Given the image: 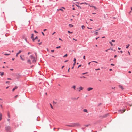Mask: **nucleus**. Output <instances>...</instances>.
<instances>
[{"instance_id":"f257e3e1","label":"nucleus","mask_w":132,"mask_h":132,"mask_svg":"<svg viewBox=\"0 0 132 132\" xmlns=\"http://www.w3.org/2000/svg\"><path fill=\"white\" fill-rule=\"evenodd\" d=\"M30 57L31 60H32V62L33 63H35L36 61V59H35V57H34L32 55H31Z\"/></svg>"},{"instance_id":"f03ea898","label":"nucleus","mask_w":132,"mask_h":132,"mask_svg":"<svg viewBox=\"0 0 132 132\" xmlns=\"http://www.w3.org/2000/svg\"><path fill=\"white\" fill-rule=\"evenodd\" d=\"M73 127L79 126L80 125V124L78 123H73Z\"/></svg>"},{"instance_id":"7ed1b4c3","label":"nucleus","mask_w":132,"mask_h":132,"mask_svg":"<svg viewBox=\"0 0 132 132\" xmlns=\"http://www.w3.org/2000/svg\"><path fill=\"white\" fill-rule=\"evenodd\" d=\"M16 78L18 79L20 78L21 77V75L19 74H17L16 75Z\"/></svg>"},{"instance_id":"20e7f679","label":"nucleus","mask_w":132,"mask_h":132,"mask_svg":"<svg viewBox=\"0 0 132 132\" xmlns=\"http://www.w3.org/2000/svg\"><path fill=\"white\" fill-rule=\"evenodd\" d=\"M84 88L81 86H80L77 88L78 89V91L80 92L81 90H82Z\"/></svg>"},{"instance_id":"39448f33","label":"nucleus","mask_w":132,"mask_h":132,"mask_svg":"<svg viewBox=\"0 0 132 132\" xmlns=\"http://www.w3.org/2000/svg\"><path fill=\"white\" fill-rule=\"evenodd\" d=\"M93 88L92 87H88L87 88V90L88 91H89L91 90H92Z\"/></svg>"},{"instance_id":"423d86ee","label":"nucleus","mask_w":132,"mask_h":132,"mask_svg":"<svg viewBox=\"0 0 132 132\" xmlns=\"http://www.w3.org/2000/svg\"><path fill=\"white\" fill-rule=\"evenodd\" d=\"M7 130H9L10 129V127L9 126L6 127L5 128Z\"/></svg>"},{"instance_id":"0eeeda50","label":"nucleus","mask_w":132,"mask_h":132,"mask_svg":"<svg viewBox=\"0 0 132 132\" xmlns=\"http://www.w3.org/2000/svg\"><path fill=\"white\" fill-rule=\"evenodd\" d=\"M28 63H29L30 65L32 63L31 60L29 59H28L27 60Z\"/></svg>"},{"instance_id":"6e6552de","label":"nucleus","mask_w":132,"mask_h":132,"mask_svg":"<svg viewBox=\"0 0 132 132\" xmlns=\"http://www.w3.org/2000/svg\"><path fill=\"white\" fill-rule=\"evenodd\" d=\"M22 38L23 39H25V40H26V41H27V39H26V37L25 35H23L22 36Z\"/></svg>"},{"instance_id":"1a4fd4ad","label":"nucleus","mask_w":132,"mask_h":132,"mask_svg":"<svg viewBox=\"0 0 132 132\" xmlns=\"http://www.w3.org/2000/svg\"><path fill=\"white\" fill-rule=\"evenodd\" d=\"M22 51L21 50H19L18 52L17 53L16 55V57H18V54L20 53Z\"/></svg>"},{"instance_id":"9d476101","label":"nucleus","mask_w":132,"mask_h":132,"mask_svg":"<svg viewBox=\"0 0 132 132\" xmlns=\"http://www.w3.org/2000/svg\"><path fill=\"white\" fill-rule=\"evenodd\" d=\"M83 111L84 112H85L87 113L88 112V110L87 109H84L83 110Z\"/></svg>"},{"instance_id":"9b49d317","label":"nucleus","mask_w":132,"mask_h":132,"mask_svg":"<svg viewBox=\"0 0 132 132\" xmlns=\"http://www.w3.org/2000/svg\"><path fill=\"white\" fill-rule=\"evenodd\" d=\"M125 111H126V109H125L124 110H123L122 111L121 110H118V112L120 111V112H121V113H123L122 112V111H123V112H125Z\"/></svg>"},{"instance_id":"f8f14e48","label":"nucleus","mask_w":132,"mask_h":132,"mask_svg":"<svg viewBox=\"0 0 132 132\" xmlns=\"http://www.w3.org/2000/svg\"><path fill=\"white\" fill-rule=\"evenodd\" d=\"M18 88V87L16 86L13 89H12V91H14V90Z\"/></svg>"},{"instance_id":"ddd939ff","label":"nucleus","mask_w":132,"mask_h":132,"mask_svg":"<svg viewBox=\"0 0 132 132\" xmlns=\"http://www.w3.org/2000/svg\"><path fill=\"white\" fill-rule=\"evenodd\" d=\"M69 27L70 28H71L73 27V25L71 24H69Z\"/></svg>"},{"instance_id":"4468645a","label":"nucleus","mask_w":132,"mask_h":132,"mask_svg":"<svg viewBox=\"0 0 132 132\" xmlns=\"http://www.w3.org/2000/svg\"><path fill=\"white\" fill-rule=\"evenodd\" d=\"M67 126L70 127H73V123L72 124H71L69 125H67Z\"/></svg>"},{"instance_id":"2eb2a0df","label":"nucleus","mask_w":132,"mask_h":132,"mask_svg":"<svg viewBox=\"0 0 132 132\" xmlns=\"http://www.w3.org/2000/svg\"><path fill=\"white\" fill-rule=\"evenodd\" d=\"M20 57L21 59L23 61H24V58H23L22 57L21 55L20 56Z\"/></svg>"},{"instance_id":"dca6fc26","label":"nucleus","mask_w":132,"mask_h":132,"mask_svg":"<svg viewBox=\"0 0 132 132\" xmlns=\"http://www.w3.org/2000/svg\"><path fill=\"white\" fill-rule=\"evenodd\" d=\"M2 114L1 113H0V121H1L2 118Z\"/></svg>"},{"instance_id":"f3484780","label":"nucleus","mask_w":132,"mask_h":132,"mask_svg":"<svg viewBox=\"0 0 132 132\" xmlns=\"http://www.w3.org/2000/svg\"><path fill=\"white\" fill-rule=\"evenodd\" d=\"M119 88H121V89H122V90H123V87H122V86H121V85H120L119 86Z\"/></svg>"},{"instance_id":"a211bd4d","label":"nucleus","mask_w":132,"mask_h":132,"mask_svg":"<svg viewBox=\"0 0 132 132\" xmlns=\"http://www.w3.org/2000/svg\"><path fill=\"white\" fill-rule=\"evenodd\" d=\"M76 86H73L72 87V88L74 89L75 90V89Z\"/></svg>"},{"instance_id":"6ab92c4d","label":"nucleus","mask_w":132,"mask_h":132,"mask_svg":"<svg viewBox=\"0 0 132 132\" xmlns=\"http://www.w3.org/2000/svg\"><path fill=\"white\" fill-rule=\"evenodd\" d=\"M31 38H33V36H34L33 34H31Z\"/></svg>"},{"instance_id":"aec40b11","label":"nucleus","mask_w":132,"mask_h":132,"mask_svg":"<svg viewBox=\"0 0 132 132\" xmlns=\"http://www.w3.org/2000/svg\"><path fill=\"white\" fill-rule=\"evenodd\" d=\"M129 46H130V45H129V44H128V45H126V48H128V47Z\"/></svg>"},{"instance_id":"412c9836","label":"nucleus","mask_w":132,"mask_h":132,"mask_svg":"<svg viewBox=\"0 0 132 132\" xmlns=\"http://www.w3.org/2000/svg\"><path fill=\"white\" fill-rule=\"evenodd\" d=\"M82 28V29H83L84 28H85V27L84 25H82L81 26Z\"/></svg>"},{"instance_id":"4be33fe9","label":"nucleus","mask_w":132,"mask_h":132,"mask_svg":"<svg viewBox=\"0 0 132 132\" xmlns=\"http://www.w3.org/2000/svg\"><path fill=\"white\" fill-rule=\"evenodd\" d=\"M95 35H96L98 34V32H96L95 33Z\"/></svg>"},{"instance_id":"5701e85b","label":"nucleus","mask_w":132,"mask_h":132,"mask_svg":"<svg viewBox=\"0 0 132 132\" xmlns=\"http://www.w3.org/2000/svg\"><path fill=\"white\" fill-rule=\"evenodd\" d=\"M50 106H51V108L52 109H53V107L52 106L51 104H50Z\"/></svg>"},{"instance_id":"b1692460","label":"nucleus","mask_w":132,"mask_h":132,"mask_svg":"<svg viewBox=\"0 0 132 132\" xmlns=\"http://www.w3.org/2000/svg\"><path fill=\"white\" fill-rule=\"evenodd\" d=\"M18 95H17L15 96L14 97V98H16L18 96Z\"/></svg>"},{"instance_id":"393cba45","label":"nucleus","mask_w":132,"mask_h":132,"mask_svg":"<svg viewBox=\"0 0 132 132\" xmlns=\"http://www.w3.org/2000/svg\"><path fill=\"white\" fill-rule=\"evenodd\" d=\"M67 54L63 56V57H67Z\"/></svg>"},{"instance_id":"a878e982","label":"nucleus","mask_w":132,"mask_h":132,"mask_svg":"<svg viewBox=\"0 0 132 132\" xmlns=\"http://www.w3.org/2000/svg\"><path fill=\"white\" fill-rule=\"evenodd\" d=\"M109 43L111 44V45L112 46H113V44H112V43L111 42H109Z\"/></svg>"},{"instance_id":"bb28decb","label":"nucleus","mask_w":132,"mask_h":132,"mask_svg":"<svg viewBox=\"0 0 132 132\" xmlns=\"http://www.w3.org/2000/svg\"><path fill=\"white\" fill-rule=\"evenodd\" d=\"M1 73L0 75L1 76H2L4 75V72H3Z\"/></svg>"},{"instance_id":"cd10ccee","label":"nucleus","mask_w":132,"mask_h":132,"mask_svg":"<svg viewBox=\"0 0 132 132\" xmlns=\"http://www.w3.org/2000/svg\"><path fill=\"white\" fill-rule=\"evenodd\" d=\"M10 54H5L4 55H10Z\"/></svg>"},{"instance_id":"c85d7f7f","label":"nucleus","mask_w":132,"mask_h":132,"mask_svg":"<svg viewBox=\"0 0 132 132\" xmlns=\"http://www.w3.org/2000/svg\"><path fill=\"white\" fill-rule=\"evenodd\" d=\"M76 58H74V60H73V61L74 62H76Z\"/></svg>"},{"instance_id":"c756f323","label":"nucleus","mask_w":132,"mask_h":132,"mask_svg":"<svg viewBox=\"0 0 132 132\" xmlns=\"http://www.w3.org/2000/svg\"><path fill=\"white\" fill-rule=\"evenodd\" d=\"M68 32L69 33H73V32H70V31H68Z\"/></svg>"},{"instance_id":"7c9ffc66","label":"nucleus","mask_w":132,"mask_h":132,"mask_svg":"<svg viewBox=\"0 0 132 132\" xmlns=\"http://www.w3.org/2000/svg\"><path fill=\"white\" fill-rule=\"evenodd\" d=\"M92 62H93L96 63H98V62H97V61H92Z\"/></svg>"},{"instance_id":"2f4dec72","label":"nucleus","mask_w":132,"mask_h":132,"mask_svg":"<svg viewBox=\"0 0 132 132\" xmlns=\"http://www.w3.org/2000/svg\"><path fill=\"white\" fill-rule=\"evenodd\" d=\"M61 48V47L60 46H58L56 47V48L57 49L59 48Z\"/></svg>"},{"instance_id":"473e14b6","label":"nucleus","mask_w":132,"mask_h":132,"mask_svg":"<svg viewBox=\"0 0 132 132\" xmlns=\"http://www.w3.org/2000/svg\"><path fill=\"white\" fill-rule=\"evenodd\" d=\"M80 78H86V77L84 76H82V77H81Z\"/></svg>"},{"instance_id":"72a5a7b5","label":"nucleus","mask_w":132,"mask_h":132,"mask_svg":"<svg viewBox=\"0 0 132 132\" xmlns=\"http://www.w3.org/2000/svg\"><path fill=\"white\" fill-rule=\"evenodd\" d=\"M59 10H61V11H63V10L61 9H60L59 10H58V11Z\"/></svg>"},{"instance_id":"f704fd0d","label":"nucleus","mask_w":132,"mask_h":132,"mask_svg":"<svg viewBox=\"0 0 132 132\" xmlns=\"http://www.w3.org/2000/svg\"><path fill=\"white\" fill-rule=\"evenodd\" d=\"M51 52H54V50H51Z\"/></svg>"},{"instance_id":"c9c22d12","label":"nucleus","mask_w":132,"mask_h":132,"mask_svg":"<svg viewBox=\"0 0 132 132\" xmlns=\"http://www.w3.org/2000/svg\"><path fill=\"white\" fill-rule=\"evenodd\" d=\"M35 40L36 39H38V37L37 36H36L35 37V38H34Z\"/></svg>"},{"instance_id":"e433bc0d","label":"nucleus","mask_w":132,"mask_h":132,"mask_svg":"<svg viewBox=\"0 0 132 132\" xmlns=\"http://www.w3.org/2000/svg\"><path fill=\"white\" fill-rule=\"evenodd\" d=\"M100 70V68H98V69H95L96 70Z\"/></svg>"},{"instance_id":"4c0bfd02","label":"nucleus","mask_w":132,"mask_h":132,"mask_svg":"<svg viewBox=\"0 0 132 132\" xmlns=\"http://www.w3.org/2000/svg\"><path fill=\"white\" fill-rule=\"evenodd\" d=\"M84 4H85L86 5H88V4L87 3H86L85 2H84Z\"/></svg>"},{"instance_id":"58836bf2","label":"nucleus","mask_w":132,"mask_h":132,"mask_svg":"<svg viewBox=\"0 0 132 132\" xmlns=\"http://www.w3.org/2000/svg\"><path fill=\"white\" fill-rule=\"evenodd\" d=\"M128 53L129 54V55H130V52H129V51H128Z\"/></svg>"},{"instance_id":"ea45409f","label":"nucleus","mask_w":132,"mask_h":132,"mask_svg":"<svg viewBox=\"0 0 132 132\" xmlns=\"http://www.w3.org/2000/svg\"><path fill=\"white\" fill-rule=\"evenodd\" d=\"M81 66V65H80L78 67V68L79 67H80Z\"/></svg>"},{"instance_id":"a19ab883","label":"nucleus","mask_w":132,"mask_h":132,"mask_svg":"<svg viewBox=\"0 0 132 132\" xmlns=\"http://www.w3.org/2000/svg\"><path fill=\"white\" fill-rule=\"evenodd\" d=\"M89 125H85V126H86V127H87Z\"/></svg>"},{"instance_id":"79ce46f5","label":"nucleus","mask_w":132,"mask_h":132,"mask_svg":"<svg viewBox=\"0 0 132 132\" xmlns=\"http://www.w3.org/2000/svg\"><path fill=\"white\" fill-rule=\"evenodd\" d=\"M75 63H76L75 62H74V63L73 64V66H74L75 65Z\"/></svg>"},{"instance_id":"37998d69","label":"nucleus","mask_w":132,"mask_h":132,"mask_svg":"<svg viewBox=\"0 0 132 132\" xmlns=\"http://www.w3.org/2000/svg\"><path fill=\"white\" fill-rule=\"evenodd\" d=\"M42 34L44 35V33L43 32H42Z\"/></svg>"},{"instance_id":"c03bdc74","label":"nucleus","mask_w":132,"mask_h":132,"mask_svg":"<svg viewBox=\"0 0 132 132\" xmlns=\"http://www.w3.org/2000/svg\"><path fill=\"white\" fill-rule=\"evenodd\" d=\"M111 65H112V66H114V65L113 64H111Z\"/></svg>"},{"instance_id":"a18cd8bd","label":"nucleus","mask_w":132,"mask_h":132,"mask_svg":"<svg viewBox=\"0 0 132 132\" xmlns=\"http://www.w3.org/2000/svg\"><path fill=\"white\" fill-rule=\"evenodd\" d=\"M70 69V68H69V69H68V72H69V69Z\"/></svg>"},{"instance_id":"49530a36","label":"nucleus","mask_w":132,"mask_h":132,"mask_svg":"<svg viewBox=\"0 0 132 132\" xmlns=\"http://www.w3.org/2000/svg\"><path fill=\"white\" fill-rule=\"evenodd\" d=\"M34 32H35V33H38V32H37V31H35V30H34Z\"/></svg>"},{"instance_id":"de8ad7c7","label":"nucleus","mask_w":132,"mask_h":132,"mask_svg":"<svg viewBox=\"0 0 132 132\" xmlns=\"http://www.w3.org/2000/svg\"><path fill=\"white\" fill-rule=\"evenodd\" d=\"M83 59H85V56L84 55L83 56Z\"/></svg>"},{"instance_id":"09e8293b","label":"nucleus","mask_w":132,"mask_h":132,"mask_svg":"<svg viewBox=\"0 0 132 132\" xmlns=\"http://www.w3.org/2000/svg\"><path fill=\"white\" fill-rule=\"evenodd\" d=\"M32 40H33V41L34 42V40H35V39L34 38H32Z\"/></svg>"},{"instance_id":"8fccbe9b","label":"nucleus","mask_w":132,"mask_h":132,"mask_svg":"<svg viewBox=\"0 0 132 132\" xmlns=\"http://www.w3.org/2000/svg\"><path fill=\"white\" fill-rule=\"evenodd\" d=\"M112 42H115V40H112Z\"/></svg>"},{"instance_id":"3c124183","label":"nucleus","mask_w":132,"mask_h":132,"mask_svg":"<svg viewBox=\"0 0 132 132\" xmlns=\"http://www.w3.org/2000/svg\"><path fill=\"white\" fill-rule=\"evenodd\" d=\"M9 83V82L8 81H6V84L7 83Z\"/></svg>"},{"instance_id":"603ef678","label":"nucleus","mask_w":132,"mask_h":132,"mask_svg":"<svg viewBox=\"0 0 132 132\" xmlns=\"http://www.w3.org/2000/svg\"><path fill=\"white\" fill-rule=\"evenodd\" d=\"M7 80H11V78H7Z\"/></svg>"},{"instance_id":"864d4df0","label":"nucleus","mask_w":132,"mask_h":132,"mask_svg":"<svg viewBox=\"0 0 132 132\" xmlns=\"http://www.w3.org/2000/svg\"><path fill=\"white\" fill-rule=\"evenodd\" d=\"M128 73H131V71H128Z\"/></svg>"},{"instance_id":"5fc2aeb1","label":"nucleus","mask_w":132,"mask_h":132,"mask_svg":"<svg viewBox=\"0 0 132 132\" xmlns=\"http://www.w3.org/2000/svg\"><path fill=\"white\" fill-rule=\"evenodd\" d=\"M68 60H65V61L64 62H68Z\"/></svg>"},{"instance_id":"6e6d98bb","label":"nucleus","mask_w":132,"mask_h":132,"mask_svg":"<svg viewBox=\"0 0 132 132\" xmlns=\"http://www.w3.org/2000/svg\"><path fill=\"white\" fill-rule=\"evenodd\" d=\"M10 70L11 71H13V69H10Z\"/></svg>"},{"instance_id":"4d7b16f0","label":"nucleus","mask_w":132,"mask_h":132,"mask_svg":"<svg viewBox=\"0 0 132 132\" xmlns=\"http://www.w3.org/2000/svg\"><path fill=\"white\" fill-rule=\"evenodd\" d=\"M120 53H122V52H123V51H120Z\"/></svg>"},{"instance_id":"13d9d810","label":"nucleus","mask_w":132,"mask_h":132,"mask_svg":"<svg viewBox=\"0 0 132 132\" xmlns=\"http://www.w3.org/2000/svg\"><path fill=\"white\" fill-rule=\"evenodd\" d=\"M131 11H130L129 12V14H130V13H131Z\"/></svg>"},{"instance_id":"bf43d9fd","label":"nucleus","mask_w":132,"mask_h":132,"mask_svg":"<svg viewBox=\"0 0 132 132\" xmlns=\"http://www.w3.org/2000/svg\"><path fill=\"white\" fill-rule=\"evenodd\" d=\"M109 49H107V50H106L105 51L106 52H107V51H108V50H109Z\"/></svg>"},{"instance_id":"052dcab7","label":"nucleus","mask_w":132,"mask_h":132,"mask_svg":"<svg viewBox=\"0 0 132 132\" xmlns=\"http://www.w3.org/2000/svg\"><path fill=\"white\" fill-rule=\"evenodd\" d=\"M91 63V62H89L88 63V65H90V63Z\"/></svg>"},{"instance_id":"680f3d73","label":"nucleus","mask_w":132,"mask_h":132,"mask_svg":"<svg viewBox=\"0 0 132 132\" xmlns=\"http://www.w3.org/2000/svg\"><path fill=\"white\" fill-rule=\"evenodd\" d=\"M93 7L95 9H96V8L95 6H94V7Z\"/></svg>"},{"instance_id":"e2e57ef3","label":"nucleus","mask_w":132,"mask_h":132,"mask_svg":"<svg viewBox=\"0 0 132 132\" xmlns=\"http://www.w3.org/2000/svg\"><path fill=\"white\" fill-rule=\"evenodd\" d=\"M46 30H47V29H44V31H46Z\"/></svg>"},{"instance_id":"0e129e2a","label":"nucleus","mask_w":132,"mask_h":132,"mask_svg":"<svg viewBox=\"0 0 132 132\" xmlns=\"http://www.w3.org/2000/svg\"><path fill=\"white\" fill-rule=\"evenodd\" d=\"M64 67V66H62V69H63Z\"/></svg>"},{"instance_id":"69168bd1","label":"nucleus","mask_w":132,"mask_h":132,"mask_svg":"<svg viewBox=\"0 0 132 132\" xmlns=\"http://www.w3.org/2000/svg\"><path fill=\"white\" fill-rule=\"evenodd\" d=\"M41 44H42V42H40V43H39L38 44H39V45H41Z\"/></svg>"},{"instance_id":"338daca9","label":"nucleus","mask_w":132,"mask_h":132,"mask_svg":"<svg viewBox=\"0 0 132 132\" xmlns=\"http://www.w3.org/2000/svg\"><path fill=\"white\" fill-rule=\"evenodd\" d=\"M118 50H120V49H121V48H120V47H118Z\"/></svg>"},{"instance_id":"774afa93","label":"nucleus","mask_w":132,"mask_h":132,"mask_svg":"<svg viewBox=\"0 0 132 132\" xmlns=\"http://www.w3.org/2000/svg\"><path fill=\"white\" fill-rule=\"evenodd\" d=\"M117 55H115L114 56V57L115 58H116V57H117Z\"/></svg>"}]
</instances>
